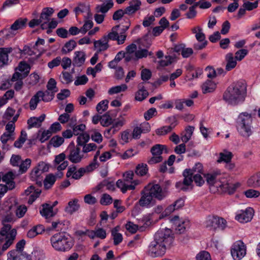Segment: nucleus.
<instances>
[{
    "label": "nucleus",
    "instance_id": "052dcab7",
    "mask_svg": "<svg viewBox=\"0 0 260 260\" xmlns=\"http://www.w3.org/2000/svg\"><path fill=\"white\" fill-rule=\"evenodd\" d=\"M31 162V159L29 158H26L25 160L21 162L19 165V172L21 173H25L30 167Z\"/></svg>",
    "mask_w": 260,
    "mask_h": 260
},
{
    "label": "nucleus",
    "instance_id": "f03ea898",
    "mask_svg": "<svg viewBox=\"0 0 260 260\" xmlns=\"http://www.w3.org/2000/svg\"><path fill=\"white\" fill-rule=\"evenodd\" d=\"M50 243L53 248L58 252H68L74 245V240L70 235L65 232L55 234L50 238Z\"/></svg>",
    "mask_w": 260,
    "mask_h": 260
},
{
    "label": "nucleus",
    "instance_id": "0eeeda50",
    "mask_svg": "<svg viewBox=\"0 0 260 260\" xmlns=\"http://www.w3.org/2000/svg\"><path fill=\"white\" fill-rule=\"evenodd\" d=\"M239 186V183H233L230 179L225 177H221L216 184V187L219 188L222 192L229 194H233Z\"/></svg>",
    "mask_w": 260,
    "mask_h": 260
},
{
    "label": "nucleus",
    "instance_id": "b1692460",
    "mask_svg": "<svg viewBox=\"0 0 260 260\" xmlns=\"http://www.w3.org/2000/svg\"><path fill=\"white\" fill-rule=\"evenodd\" d=\"M114 3L113 0H107L105 3L101 5H98L95 7V10L97 13H102L103 14L107 13L113 6Z\"/></svg>",
    "mask_w": 260,
    "mask_h": 260
},
{
    "label": "nucleus",
    "instance_id": "c756f323",
    "mask_svg": "<svg viewBox=\"0 0 260 260\" xmlns=\"http://www.w3.org/2000/svg\"><path fill=\"white\" fill-rule=\"evenodd\" d=\"M219 173L218 172H215L212 174H208L204 175L206 177L207 183L210 185H214L216 187V183L220 180L221 178L219 176Z\"/></svg>",
    "mask_w": 260,
    "mask_h": 260
},
{
    "label": "nucleus",
    "instance_id": "6e6d98bb",
    "mask_svg": "<svg viewBox=\"0 0 260 260\" xmlns=\"http://www.w3.org/2000/svg\"><path fill=\"white\" fill-rule=\"evenodd\" d=\"M98 149V146L93 143H86L82 147V153H88L95 151Z\"/></svg>",
    "mask_w": 260,
    "mask_h": 260
},
{
    "label": "nucleus",
    "instance_id": "6e6552de",
    "mask_svg": "<svg viewBox=\"0 0 260 260\" xmlns=\"http://www.w3.org/2000/svg\"><path fill=\"white\" fill-rule=\"evenodd\" d=\"M231 255L234 260H240L246 255V247L241 240L236 241L232 246Z\"/></svg>",
    "mask_w": 260,
    "mask_h": 260
},
{
    "label": "nucleus",
    "instance_id": "a18cd8bd",
    "mask_svg": "<svg viewBox=\"0 0 260 260\" xmlns=\"http://www.w3.org/2000/svg\"><path fill=\"white\" fill-rule=\"evenodd\" d=\"M248 185L254 187L260 186V173L251 177L247 181Z\"/></svg>",
    "mask_w": 260,
    "mask_h": 260
},
{
    "label": "nucleus",
    "instance_id": "0e129e2a",
    "mask_svg": "<svg viewBox=\"0 0 260 260\" xmlns=\"http://www.w3.org/2000/svg\"><path fill=\"white\" fill-rule=\"evenodd\" d=\"M14 176V175L12 172H8L3 175L2 180L4 182H5L6 184L8 185V184L11 182H14L13 181Z\"/></svg>",
    "mask_w": 260,
    "mask_h": 260
},
{
    "label": "nucleus",
    "instance_id": "13d9d810",
    "mask_svg": "<svg viewBox=\"0 0 260 260\" xmlns=\"http://www.w3.org/2000/svg\"><path fill=\"white\" fill-rule=\"evenodd\" d=\"M8 220L6 219L3 220L2 221V223L3 224V228L1 229L0 231V235L2 236H7L8 234L11 231V225L9 224H6L5 222L8 221Z\"/></svg>",
    "mask_w": 260,
    "mask_h": 260
},
{
    "label": "nucleus",
    "instance_id": "4be33fe9",
    "mask_svg": "<svg viewBox=\"0 0 260 260\" xmlns=\"http://www.w3.org/2000/svg\"><path fill=\"white\" fill-rule=\"evenodd\" d=\"M17 235V231L15 229H13L11 230L10 233L6 236V241L5 243L3 244L2 248L3 249L6 251L7 249L13 244L14 241L16 238V236Z\"/></svg>",
    "mask_w": 260,
    "mask_h": 260
},
{
    "label": "nucleus",
    "instance_id": "72a5a7b5",
    "mask_svg": "<svg viewBox=\"0 0 260 260\" xmlns=\"http://www.w3.org/2000/svg\"><path fill=\"white\" fill-rule=\"evenodd\" d=\"M194 129V127L188 126L185 132L181 134V140L183 143H187L191 138Z\"/></svg>",
    "mask_w": 260,
    "mask_h": 260
},
{
    "label": "nucleus",
    "instance_id": "680f3d73",
    "mask_svg": "<svg viewBox=\"0 0 260 260\" xmlns=\"http://www.w3.org/2000/svg\"><path fill=\"white\" fill-rule=\"evenodd\" d=\"M109 101L107 100H103L101 102H100L97 105H96V110L97 111L100 113L102 114L103 112L107 110L108 108Z\"/></svg>",
    "mask_w": 260,
    "mask_h": 260
},
{
    "label": "nucleus",
    "instance_id": "09e8293b",
    "mask_svg": "<svg viewBox=\"0 0 260 260\" xmlns=\"http://www.w3.org/2000/svg\"><path fill=\"white\" fill-rule=\"evenodd\" d=\"M89 134L86 133L80 134L77 138V146L83 147L89 141Z\"/></svg>",
    "mask_w": 260,
    "mask_h": 260
},
{
    "label": "nucleus",
    "instance_id": "9d476101",
    "mask_svg": "<svg viewBox=\"0 0 260 260\" xmlns=\"http://www.w3.org/2000/svg\"><path fill=\"white\" fill-rule=\"evenodd\" d=\"M148 188L153 198L156 199L159 201L164 200L168 195V191L166 188L162 189L158 184H149L145 186Z\"/></svg>",
    "mask_w": 260,
    "mask_h": 260
},
{
    "label": "nucleus",
    "instance_id": "5fc2aeb1",
    "mask_svg": "<svg viewBox=\"0 0 260 260\" xmlns=\"http://www.w3.org/2000/svg\"><path fill=\"white\" fill-rule=\"evenodd\" d=\"M92 171L93 170L87 169V166L85 168H81L78 171H76L74 173L72 177L74 179L78 180L82 176H83L86 172H90Z\"/></svg>",
    "mask_w": 260,
    "mask_h": 260
},
{
    "label": "nucleus",
    "instance_id": "5701e85b",
    "mask_svg": "<svg viewBox=\"0 0 260 260\" xmlns=\"http://www.w3.org/2000/svg\"><path fill=\"white\" fill-rule=\"evenodd\" d=\"M66 154L64 153H61L55 156L54 159V163L56 164H59L62 162L60 165L57 167V169L58 171H61L64 170L68 166V161L64 160L66 158Z\"/></svg>",
    "mask_w": 260,
    "mask_h": 260
},
{
    "label": "nucleus",
    "instance_id": "4d7b16f0",
    "mask_svg": "<svg viewBox=\"0 0 260 260\" xmlns=\"http://www.w3.org/2000/svg\"><path fill=\"white\" fill-rule=\"evenodd\" d=\"M148 171L147 166L146 164H139L136 168L135 173L138 175L143 176L146 174Z\"/></svg>",
    "mask_w": 260,
    "mask_h": 260
},
{
    "label": "nucleus",
    "instance_id": "3c124183",
    "mask_svg": "<svg viewBox=\"0 0 260 260\" xmlns=\"http://www.w3.org/2000/svg\"><path fill=\"white\" fill-rule=\"evenodd\" d=\"M100 150H97L93 157L92 161L87 166V169L94 170L99 166L98 161V158L100 154Z\"/></svg>",
    "mask_w": 260,
    "mask_h": 260
},
{
    "label": "nucleus",
    "instance_id": "393cba45",
    "mask_svg": "<svg viewBox=\"0 0 260 260\" xmlns=\"http://www.w3.org/2000/svg\"><path fill=\"white\" fill-rule=\"evenodd\" d=\"M37 92L38 95H40L42 101L45 102H48L53 99L56 91H51L47 89L45 91H39Z\"/></svg>",
    "mask_w": 260,
    "mask_h": 260
},
{
    "label": "nucleus",
    "instance_id": "1a4fd4ad",
    "mask_svg": "<svg viewBox=\"0 0 260 260\" xmlns=\"http://www.w3.org/2000/svg\"><path fill=\"white\" fill-rule=\"evenodd\" d=\"M167 247L153 240L148 248V254L152 257L162 256L166 253Z\"/></svg>",
    "mask_w": 260,
    "mask_h": 260
},
{
    "label": "nucleus",
    "instance_id": "423d86ee",
    "mask_svg": "<svg viewBox=\"0 0 260 260\" xmlns=\"http://www.w3.org/2000/svg\"><path fill=\"white\" fill-rule=\"evenodd\" d=\"M190 169H185L183 172L184 179L183 181H179L176 183V187L181 190L187 191L192 188V175Z\"/></svg>",
    "mask_w": 260,
    "mask_h": 260
},
{
    "label": "nucleus",
    "instance_id": "7c9ffc66",
    "mask_svg": "<svg viewBox=\"0 0 260 260\" xmlns=\"http://www.w3.org/2000/svg\"><path fill=\"white\" fill-rule=\"evenodd\" d=\"M216 83L210 80H207L203 83L202 86L203 93L212 92L216 89Z\"/></svg>",
    "mask_w": 260,
    "mask_h": 260
},
{
    "label": "nucleus",
    "instance_id": "603ef678",
    "mask_svg": "<svg viewBox=\"0 0 260 260\" xmlns=\"http://www.w3.org/2000/svg\"><path fill=\"white\" fill-rule=\"evenodd\" d=\"M174 128V124H172V125L162 126L156 130V134L159 136L165 135L171 132Z\"/></svg>",
    "mask_w": 260,
    "mask_h": 260
},
{
    "label": "nucleus",
    "instance_id": "bf43d9fd",
    "mask_svg": "<svg viewBox=\"0 0 260 260\" xmlns=\"http://www.w3.org/2000/svg\"><path fill=\"white\" fill-rule=\"evenodd\" d=\"M39 95H38V92L34 95L29 101V107L31 110H34L37 108L38 103L41 101Z\"/></svg>",
    "mask_w": 260,
    "mask_h": 260
},
{
    "label": "nucleus",
    "instance_id": "a19ab883",
    "mask_svg": "<svg viewBox=\"0 0 260 260\" xmlns=\"http://www.w3.org/2000/svg\"><path fill=\"white\" fill-rule=\"evenodd\" d=\"M77 46V43L74 40H71L67 42L62 48L61 52L63 54H67L72 51Z\"/></svg>",
    "mask_w": 260,
    "mask_h": 260
},
{
    "label": "nucleus",
    "instance_id": "e433bc0d",
    "mask_svg": "<svg viewBox=\"0 0 260 260\" xmlns=\"http://www.w3.org/2000/svg\"><path fill=\"white\" fill-rule=\"evenodd\" d=\"M78 202V200L77 199H75L73 201H70L68 203V206L66 208V211L70 214H73L74 212L77 211L80 207Z\"/></svg>",
    "mask_w": 260,
    "mask_h": 260
},
{
    "label": "nucleus",
    "instance_id": "774afa93",
    "mask_svg": "<svg viewBox=\"0 0 260 260\" xmlns=\"http://www.w3.org/2000/svg\"><path fill=\"white\" fill-rule=\"evenodd\" d=\"M197 260H211L210 253L206 251H202L196 256Z\"/></svg>",
    "mask_w": 260,
    "mask_h": 260
},
{
    "label": "nucleus",
    "instance_id": "8fccbe9b",
    "mask_svg": "<svg viewBox=\"0 0 260 260\" xmlns=\"http://www.w3.org/2000/svg\"><path fill=\"white\" fill-rule=\"evenodd\" d=\"M27 138V134L25 131L21 132V135L17 140L14 144V146L18 148H20L24 144Z\"/></svg>",
    "mask_w": 260,
    "mask_h": 260
},
{
    "label": "nucleus",
    "instance_id": "20e7f679",
    "mask_svg": "<svg viewBox=\"0 0 260 260\" xmlns=\"http://www.w3.org/2000/svg\"><path fill=\"white\" fill-rule=\"evenodd\" d=\"M134 177L133 171H128L123 174V180H117L116 186L120 189L122 193H125L127 190H134L136 186L140 183L138 180H134Z\"/></svg>",
    "mask_w": 260,
    "mask_h": 260
},
{
    "label": "nucleus",
    "instance_id": "49530a36",
    "mask_svg": "<svg viewBox=\"0 0 260 260\" xmlns=\"http://www.w3.org/2000/svg\"><path fill=\"white\" fill-rule=\"evenodd\" d=\"M90 137L93 141L98 144H100L103 141L102 135L96 129H92L90 131Z\"/></svg>",
    "mask_w": 260,
    "mask_h": 260
},
{
    "label": "nucleus",
    "instance_id": "ddd939ff",
    "mask_svg": "<svg viewBox=\"0 0 260 260\" xmlns=\"http://www.w3.org/2000/svg\"><path fill=\"white\" fill-rule=\"evenodd\" d=\"M141 194V197L139 201V204L141 207L148 208L154 205L153 197L148 191L147 188L145 187Z\"/></svg>",
    "mask_w": 260,
    "mask_h": 260
},
{
    "label": "nucleus",
    "instance_id": "dca6fc26",
    "mask_svg": "<svg viewBox=\"0 0 260 260\" xmlns=\"http://www.w3.org/2000/svg\"><path fill=\"white\" fill-rule=\"evenodd\" d=\"M254 211L251 208H248L237 215L236 219L241 223H246L250 221L253 216Z\"/></svg>",
    "mask_w": 260,
    "mask_h": 260
},
{
    "label": "nucleus",
    "instance_id": "a211bd4d",
    "mask_svg": "<svg viewBox=\"0 0 260 260\" xmlns=\"http://www.w3.org/2000/svg\"><path fill=\"white\" fill-rule=\"evenodd\" d=\"M11 48H0V68L7 65L9 62L8 54L11 52Z\"/></svg>",
    "mask_w": 260,
    "mask_h": 260
},
{
    "label": "nucleus",
    "instance_id": "c03bdc74",
    "mask_svg": "<svg viewBox=\"0 0 260 260\" xmlns=\"http://www.w3.org/2000/svg\"><path fill=\"white\" fill-rule=\"evenodd\" d=\"M119 27V25H117L113 27L111 29V31L109 32L107 36H104V37L107 39L108 41L109 40L116 41L118 38V29Z\"/></svg>",
    "mask_w": 260,
    "mask_h": 260
},
{
    "label": "nucleus",
    "instance_id": "4c0bfd02",
    "mask_svg": "<svg viewBox=\"0 0 260 260\" xmlns=\"http://www.w3.org/2000/svg\"><path fill=\"white\" fill-rule=\"evenodd\" d=\"M232 156L233 155L232 152L226 150H224L223 152L219 153V157L217 160V162L219 163L222 161L226 163L230 162Z\"/></svg>",
    "mask_w": 260,
    "mask_h": 260
},
{
    "label": "nucleus",
    "instance_id": "39448f33",
    "mask_svg": "<svg viewBox=\"0 0 260 260\" xmlns=\"http://www.w3.org/2000/svg\"><path fill=\"white\" fill-rule=\"evenodd\" d=\"M154 239L168 247L173 241V236L170 229H161L157 231L154 236Z\"/></svg>",
    "mask_w": 260,
    "mask_h": 260
},
{
    "label": "nucleus",
    "instance_id": "37998d69",
    "mask_svg": "<svg viewBox=\"0 0 260 260\" xmlns=\"http://www.w3.org/2000/svg\"><path fill=\"white\" fill-rule=\"evenodd\" d=\"M56 181V177L54 175L50 174L47 175L44 180V187L46 189L50 188L54 184Z\"/></svg>",
    "mask_w": 260,
    "mask_h": 260
},
{
    "label": "nucleus",
    "instance_id": "864d4df0",
    "mask_svg": "<svg viewBox=\"0 0 260 260\" xmlns=\"http://www.w3.org/2000/svg\"><path fill=\"white\" fill-rule=\"evenodd\" d=\"M153 53L152 52H149L146 49H142L137 50L135 53V59L138 60L140 58L146 57L148 55H152Z\"/></svg>",
    "mask_w": 260,
    "mask_h": 260
},
{
    "label": "nucleus",
    "instance_id": "69168bd1",
    "mask_svg": "<svg viewBox=\"0 0 260 260\" xmlns=\"http://www.w3.org/2000/svg\"><path fill=\"white\" fill-rule=\"evenodd\" d=\"M64 142L63 138L59 136H55L51 138L50 143L55 147L60 146Z\"/></svg>",
    "mask_w": 260,
    "mask_h": 260
},
{
    "label": "nucleus",
    "instance_id": "bb28decb",
    "mask_svg": "<svg viewBox=\"0 0 260 260\" xmlns=\"http://www.w3.org/2000/svg\"><path fill=\"white\" fill-rule=\"evenodd\" d=\"M42 209L40 211L42 216L48 219L55 215V213L53 211L52 206H50L49 204H45L42 205Z\"/></svg>",
    "mask_w": 260,
    "mask_h": 260
},
{
    "label": "nucleus",
    "instance_id": "4468645a",
    "mask_svg": "<svg viewBox=\"0 0 260 260\" xmlns=\"http://www.w3.org/2000/svg\"><path fill=\"white\" fill-rule=\"evenodd\" d=\"M82 153L80 148L77 146L73 147L69 150L67 158L72 163H79L84 157V155Z\"/></svg>",
    "mask_w": 260,
    "mask_h": 260
},
{
    "label": "nucleus",
    "instance_id": "79ce46f5",
    "mask_svg": "<svg viewBox=\"0 0 260 260\" xmlns=\"http://www.w3.org/2000/svg\"><path fill=\"white\" fill-rule=\"evenodd\" d=\"M127 89V86L125 84H122L120 85L112 87L109 89L108 92L110 95H112L125 91Z\"/></svg>",
    "mask_w": 260,
    "mask_h": 260
},
{
    "label": "nucleus",
    "instance_id": "de8ad7c7",
    "mask_svg": "<svg viewBox=\"0 0 260 260\" xmlns=\"http://www.w3.org/2000/svg\"><path fill=\"white\" fill-rule=\"evenodd\" d=\"M89 8H90L89 5L85 3H79L78 6L74 8V12L75 13L77 16L80 13L89 11Z\"/></svg>",
    "mask_w": 260,
    "mask_h": 260
},
{
    "label": "nucleus",
    "instance_id": "9b49d317",
    "mask_svg": "<svg viewBox=\"0 0 260 260\" xmlns=\"http://www.w3.org/2000/svg\"><path fill=\"white\" fill-rule=\"evenodd\" d=\"M226 225V221L222 218L217 216H209L206 221V226L210 230L217 229L223 230Z\"/></svg>",
    "mask_w": 260,
    "mask_h": 260
},
{
    "label": "nucleus",
    "instance_id": "cd10ccee",
    "mask_svg": "<svg viewBox=\"0 0 260 260\" xmlns=\"http://www.w3.org/2000/svg\"><path fill=\"white\" fill-rule=\"evenodd\" d=\"M54 12V10L51 8H44L40 15V19L42 21H45V23H48L50 20V17Z\"/></svg>",
    "mask_w": 260,
    "mask_h": 260
},
{
    "label": "nucleus",
    "instance_id": "c9c22d12",
    "mask_svg": "<svg viewBox=\"0 0 260 260\" xmlns=\"http://www.w3.org/2000/svg\"><path fill=\"white\" fill-rule=\"evenodd\" d=\"M26 21V19H23L20 18L16 20L14 22V23L11 25L9 30V32L12 34L11 32H10V30L15 31L18 29H22L25 26Z\"/></svg>",
    "mask_w": 260,
    "mask_h": 260
},
{
    "label": "nucleus",
    "instance_id": "f704fd0d",
    "mask_svg": "<svg viewBox=\"0 0 260 260\" xmlns=\"http://www.w3.org/2000/svg\"><path fill=\"white\" fill-rule=\"evenodd\" d=\"M60 81L64 84H69L73 81L72 74L67 71H62L59 77Z\"/></svg>",
    "mask_w": 260,
    "mask_h": 260
},
{
    "label": "nucleus",
    "instance_id": "f8f14e48",
    "mask_svg": "<svg viewBox=\"0 0 260 260\" xmlns=\"http://www.w3.org/2000/svg\"><path fill=\"white\" fill-rule=\"evenodd\" d=\"M166 149V146L161 144L154 145L150 150L153 156L148 161L149 164L152 165L162 161L161 156L163 150Z\"/></svg>",
    "mask_w": 260,
    "mask_h": 260
},
{
    "label": "nucleus",
    "instance_id": "58836bf2",
    "mask_svg": "<svg viewBox=\"0 0 260 260\" xmlns=\"http://www.w3.org/2000/svg\"><path fill=\"white\" fill-rule=\"evenodd\" d=\"M119 231V226H116L111 231L112 235L113 237L114 244L117 245L120 243L123 239L122 235L120 233H118Z\"/></svg>",
    "mask_w": 260,
    "mask_h": 260
},
{
    "label": "nucleus",
    "instance_id": "412c9836",
    "mask_svg": "<svg viewBox=\"0 0 260 260\" xmlns=\"http://www.w3.org/2000/svg\"><path fill=\"white\" fill-rule=\"evenodd\" d=\"M73 58V65L76 67H81L85 62L86 54L84 51H76Z\"/></svg>",
    "mask_w": 260,
    "mask_h": 260
},
{
    "label": "nucleus",
    "instance_id": "f257e3e1",
    "mask_svg": "<svg viewBox=\"0 0 260 260\" xmlns=\"http://www.w3.org/2000/svg\"><path fill=\"white\" fill-rule=\"evenodd\" d=\"M247 95L246 85L244 81L231 84L223 94V100L229 105L236 106L243 103Z\"/></svg>",
    "mask_w": 260,
    "mask_h": 260
},
{
    "label": "nucleus",
    "instance_id": "338daca9",
    "mask_svg": "<svg viewBox=\"0 0 260 260\" xmlns=\"http://www.w3.org/2000/svg\"><path fill=\"white\" fill-rule=\"evenodd\" d=\"M112 122V119L108 114H105L101 116V124L104 126H108Z\"/></svg>",
    "mask_w": 260,
    "mask_h": 260
},
{
    "label": "nucleus",
    "instance_id": "7ed1b4c3",
    "mask_svg": "<svg viewBox=\"0 0 260 260\" xmlns=\"http://www.w3.org/2000/svg\"><path fill=\"white\" fill-rule=\"evenodd\" d=\"M252 119L251 114L242 112L238 116L237 129L239 134L244 138H248L252 134Z\"/></svg>",
    "mask_w": 260,
    "mask_h": 260
},
{
    "label": "nucleus",
    "instance_id": "a878e982",
    "mask_svg": "<svg viewBox=\"0 0 260 260\" xmlns=\"http://www.w3.org/2000/svg\"><path fill=\"white\" fill-rule=\"evenodd\" d=\"M143 83L138 85L139 90L136 93L135 99L138 101H142L148 95V92L143 85Z\"/></svg>",
    "mask_w": 260,
    "mask_h": 260
},
{
    "label": "nucleus",
    "instance_id": "f3484780",
    "mask_svg": "<svg viewBox=\"0 0 260 260\" xmlns=\"http://www.w3.org/2000/svg\"><path fill=\"white\" fill-rule=\"evenodd\" d=\"M142 3L140 0H131L129 2V6L125 9L126 14L132 15L140 9Z\"/></svg>",
    "mask_w": 260,
    "mask_h": 260
},
{
    "label": "nucleus",
    "instance_id": "aec40b11",
    "mask_svg": "<svg viewBox=\"0 0 260 260\" xmlns=\"http://www.w3.org/2000/svg\"><path fill=\"white\" fill-rule=\"evenodd\" d=\"M45 118V114H42L38 117H33L30 118L27 120L28 128L39 127L41 125L42 122L44 120Z\"/></svg>",
    "mask_w": 260,
    "mask_h": 260
},
{
    "label": "nucleus",
    "instance_id": "c85d7f7f",
    "mask_svg": "<svg viewBox=\"0 0 260 260\" xmlns=\"http://www.w3.org/2000/svg\"><path fill=\"white\" fill-rule=\"evenodd\" d=\"M88 237L91 239L97 237L104 239L106 237V232L103 229L98 228L95 230H91V232H88Z\"/></svg>",
    "mask_w": 260,
    "mask_h": 260
},
{
    "label": "nucleus",
    "instance_id": "473e14b6",
    "mask_svg": "<svg viewBox=\"0 0 260 260\" xmlns=\"http://www.w3.org/2000/svg\"><path fill=\"white\" fill-rule=\"evenodd\" d=\"M108 42L107 39L104 36L101 40L94 41V45L100 51H105L109 47Z\"/></svg>",
    "mask_w": 260,
    "mask_h": 260
},
{
    "label": "nucleus",
    "instance_id": "2eb2a0df",
    "mask_svg": "<svg viewBox=\"0 0 260 260\" xmlns=\"http://www.w3.org/2000/svg\"><path fill=\"white\" fill-rule=\"evenodd\" d=\"M171 222L173 224L174 228L176 232L179 234L183 233L185 232L186 228H188L189 225V222L188 220H182L181 221L179 217L177 216H174L170 219Z\"/></svg>",
    "mask_w": 260,
    "mask_h": 260
},
{
    "label": "nucleus",
    "instance_id": "6ab92c4d",
    "mask_svg": "<svg viewBox=\"0 0 260 260\" xmlns=\"http://www.w3.org/2000/svg\"><path fill=\"white\" fill-rule=\"evenodd\" d=\"M42 173L36 166L31 171L30 176L31 180L36 181L38 186H41L42 185L43 176Z\"/></svg>",
    "mask_w": 260,
    "mask_h": 260
},
{
    "label": "nucleus",
    "instance_id": "2f4dec72",
    "mask_svg": "<svg viewBox=\"0 0 260 260\" xmlns=\"http://www.w3.org/2000/svg\"><path fill=\"white\" fill-rule=\"evenodd\" d=\"M225 60L227 62L225 66L226 71H230L235 68L237 64V61L234 58L232 53H228L225 56Z\"/></svg>",
    "mask_w": 260,
    "mask_h": 260
},
{
    "label": "nucleus",
    "instance_id": "ea45409f",
    "mask_svg": "<svg viewBox=\"0 0 260 260\" xmlns=\"http://www.w3.org/2000/svg\"><path fill=\"white\" fill-rule=\"evenodd\" d=\"M7 260H23L25 256L21 253L15 250L9 251L7 254Z\"/></svg>",
    "mask_w": 260,
    "mask_h": 260
},
{
    "label": "nucleus",
    "instance_id": "e2e57ef3",
    "mask_svg": "<svg viewBox=\"0 0 260 260\" xmlns=\"http://www.w3.org/2000/svg\"><path fill=\"white\" fill-rule=\"evenodd\" d=\"M93 25V23L91 20H86L83 26L80 28L81 32L85 34L87 31L91 29Z\"/></svg>",
    "mask_w": 260,
    "mask_h": 260
}]
</instances>
